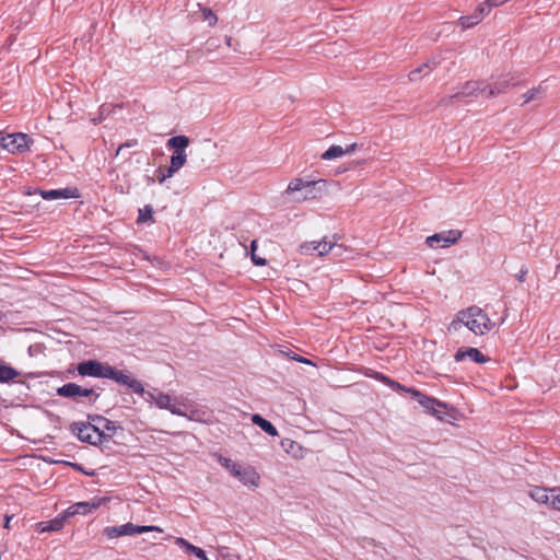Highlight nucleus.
<instances>
[{
	"instance_id": "nucleus-16",
	"label": "nucleus",
	"mask_w": 560,
	"mask_h": 560,
	"mask_svg": "<svg viewBox=\"0 0 560 560\" xmlns=\"http://www.w3.org/2000/svg\"><path fill=\"white\" fill-rule=\"evenodd\" d=\"M38 194L45 200L72 199L80 197L79 190L75 187L50 190L39 189Z\"/></svg>"
},
{
	"instance_id": "nucleus-1",
	"label": "nucleus",
	"mask_w": 560,
	"mask_h": 560,
	"mask_svg": "<svg viewBox=\"0 0 560 560\" xmlns=\"http://www.w3.org/2000/svg\"><path fill=\"white\" fill-rule=\"evenodd\" d=\"M494 326L488 314L478 306H470L462 310L448 326V331H458L462 327H467L476 336H482L489 332Z\"/></svg>"
},
{
	"instance_id": "nucleus-18",
	"label": "nucleus",
	"mask_w": 560,
	"mask_h": 560,
	"mask_svg": "<svg viewBox=\"0 0 560 560\" xmlns=\"http://www.w3.org/2000/svg\"><path fill=\"white\" fill-rule=\"evenodd\" d=\"M454 359L456 362L469 359L476 363H486L490 360L488 357L482 354L481 351L478 350L477 348H459L456 351Z\"/></svg>"
},
{
	"instance_id": "nucleus-25",
	"label": "nucleus",
	"mask_w": 560,
	"mask_h": 560,
	"mask_svg": "<svg viewBox=\"0 0 560 560\" xmlns=\"http://www.w3.org/2000/svg\"><path fill=\"white\" fill-rule=\"evenodd\" d=\"M369 376L371 377H374L375 380L384 383L385 385L389 386L392 389L398 392V393H402V390L407 389V387L392 378H389L388 376L380 373V372H373L371 374H368Z\"/></svg>"
},
{
	"instance_id": "nucleus-28",
	"label": "nucleus",
	"mask_w": 560,
	"mask_h": 560,
	"mask_svg": "<svg viewBox=\"0 0 560 560\" xmlns=\"http://www.w3.org/2000/svg\"><path fill=\"white\" fill-rule=\"evenodd\" d=\"M19 375L20 373L12 366L0 364V383H8Z\"/></svg>"
},
{
	"instance_id": "nucleus-8",
	"label": "nucleus",
	"mask_w": 560,
	"mask_h": 560,
	"mask_svg": "<svg viewBox=\"0 0 560 560\" xmlns=\"http://www.w3.org/2000/svg\"><path fill=\"white\" fill-rule=\"evenodd\" d=\"M109 380L115 381L117 384L127 386L132 389L136 394H144L143 385L140 381L133 378L130 373L116 370L112 365H109L107 371V377Z\"/></svg>"
},
{
	"instance_id": "nucleus-30",
	"label": "nucleus",
	"mask_w": 560,
	"mask_h": 560,
	"mask_svg": "<svg viewBox=\"0 0 560 560\" xmlns=\"http://www.w3.org/2000/svg\"><path fill=\"white\" fill-rule=\"evenodd\" d=\"M343 155V148L340 145H331L322 154L323 160H332Z\"/></svg>"
},
{
	"instance_id": "nucleus-22",
	"label": "nucleus",
	"mask_w": 560,
	"mask_h": 560,
	"mask_svg": "<svg viewBox=\"0 0 560 560\" xmlns=\"http://www.w3.org/2000/svg\"><path fill=\"white\" fill-rule=\"evenodd\" d=\"M186 161V152H174L171 156V164L166 171V176H173L175 173H177L185 165Z\"/></svg>"
},
{
	"instance_id": "nucleus-41",
	"label": "nucleus",
	"mask_w": 560,
	"mask_h": 560,
	"mask_svg": "<svg viewBox=\"0 0 560 560\" xmlns=\"http://www.w3.org/2000/svg\"><path fill=\"white\" fill-rule=\"evenodd\" d=\"M506 1L508 0H487V2L490 4V10L504 4Z\"/></svg>"
},
{
	"instance_id": "nucleus-21",
	"label": "nucleus",
	"mask_w": 560,
	"mask_h": 560,
	"mask_svg": "<svg viewBox=\"0 0 560 560\" xmlns=\"http://www.w3.org/2000/svg\"><path fill=\"white\" fill-rule=\"evenodd\" d=\"M439 62L435 60V58L427 61L425 63L421 65L417 69L409 72L408 78L411 82H416L420 80L422 77L428 75L433 69L436 68Z\"/></svg>"
},
{
	"instance_id": "nucleus-49",
	"label": "nucleus",
	"mask_w": 560,
	"mask_h": 560,
	"mask_svg": "<svg viewBox=\"0 0 560 560\" xmlns=\"http://www.w3.org/2000/svg\"><path fill=\"white\" fill-rule=\"evenodd\" d=\"M505 317H506V314L502 317V319H501V324H502L503 322H505Z\"/></svg>"
},
{
	"instance_id": "nucleus-29",
	"label": "nucleus",
	"mask_w": 560,
	"mask_h": 560,
	"mask_svg": "<svg viewBox=\"0 0 560 560\" xmlns=\"http://www.w3.org/2000/svg\"><path fill=\"white\" fill-rule=\"evenodd\" d=\"M175 544L177 546L182 547L185 550V552H187V553L194 555L196 557H201V555H202L201 548L191 545L185 538H182V537L176 538Z\"/></svg>"
},
{
	"instance_id": "nucleus-35",
	"label": "nucleus",
	"mask_w": 560,
	"mask_h": 560,
	"mask_svg": "<svg viewBox=\"0 0 560 560\" xmlns=\"http://www.w3.org/2000/svg\"><path fill=\"white\" fill-rule=\"evenodd\" d=\"M201 12H202L203 20L208 21L210 26H213L217 23L218 18L211 9L202 8Z\"/></svg>"
},
{
	"instance_id": "nucleus-39",
	"label": "nucleus",
	"mask_w": 560,
	"mask_h": 560,
	"mask_svg": "<svg viewBox=\"0 0 560 560\" xmlns=\"http://www.w3.org/2000/svg\"><path fill=\"white\" fill-rule=\"evenodd\" d=\"M476 11L480 12V14L482 15V18L485 19V16H487L489 13H490V4L486 1H483L482 3H480L478 5V8L476 9Z\"/></svg>"
},
{
	"instance_id": "nucleus-2",
	"label": "nucleus",
	"mask_w": 560,
	"mask_h": 560,
	"mask_svg": "<svg viewBox=\"0 0 560 560\" xmlns=\"http://www.w3.org/2000/svg\"><path fill=\"white\" fill-rule=\"evenodd\" d=\"M325 186L326 182L323 179L308 180L304 178H293L284 190V195L292 196V200L295 202H303L319 198Z\"/></svg>"
},
{
	"instance_id": "nucleus-20",
	"label": "nucleus",
	"mask_w": 560,
	"mask_h": 560,
	"mask_svg": "<svg viewBox=\"0 0 560 560\" xmlns=\"http://www.w3.org/2000/svg\"><path fill=\"white\" fill-rule=\"evenodd\" d=\"M67 516L66 513L55 517L54 520L39 522L36 524V532L46 533V532H58L63 528L65 521Z\"/></svg>"
},
{
	"instance_id": "nucleus-33",
	"label": "nucleus",
	"mask_w": 560,
	"mask_h": 560,
	"mask_svg": "<svg viewBox=\"0 0 560 560\" xmlns=\"http://www.w3.org/2000/svg\"><path fill=\"white\" fill-rule=\"evenodd\" d=\"M148 532H159V533H162V528H160L158 526H153V525L139 526V525L132 524L131 536L136 535V534L148 533Z\"/></svg>"
},
{
	"instance_id": "nucleus-23",
	"label": "nucleus",
	"mask_w": 560,
	"mask_h": 560,
	"mask_svg": "<svg viewBox=\"0 0 560 560\" xmlns=\"http://www.w3.org/2000/svg\"><path fill=\"white\" fill-rule=\"evenodd\" d=\"M252 421L271 436H277L279 434L277 428L258 413L252 416Z\"/></svg>"
},
{
	"instance_id": "nucleus-14",
	"label": "nucleus",
	"mask_w": 560,
	"mask_h": 560,
	"mask_svg": "<svg viewBox=\"0 0 560 560\" xmlns=\"http://www.w3.org/2000/svg\"><path fill=\"white\" fill-rule=\"evenodd\" d=\"M460 235L459 231L451 230L427 237L425 243L431 248H444L455 244L459 240Z\"/></svg>"
},
{
	"instance_id": "nucleus-47",
	"label": "nucleus",
	"mask_w": 560,
	"mask_h": 560,
	"mask_svg": "<svg viewBox=\"0 0 560 560\" xmlns=\"http://www.w3.org/2000/svg\"><path fill=\"white\" fill-rule=\"evenodd\" d=\"M10 521H11V516L7 515V516H5V522H4V527H5V528H9V527H10Z\"/></svg>"
},
{
	"instance_id": "nucleus-37",
	"label": "nucleus",
	"mask_w": 560,
	"mask_h": 560,
	"mask_svg": "<svg viewBox=\"0 0 560 560\" xmlns=\"http://www.w3.org/2000/svg\"><path fill=\"white\" fill-rule=\"evenodd\" d=\"M300 252L305 255H312L314 252H317L316 242L313 241V242L303 243L300 246Z\"/></svg>"
},
{
	"instance_id": "nucleus-43",
	"label": "nucleus",
	"mask_w": 560,
	"mask_h": 560,
	"mask_svg": "<svg viewBox=\"0 0 560 560\" xmlns=\"http://www.w3.org/2000/svg\"><path fill=\"white\" fill-rule=\"evenodd\" d=\"M357 147H358L357 143H352L350 145H347V148L343 149V155L352 153L357 149Z\"/></svg>"
},
{
	"instance_id": "nucleus-46",
	"label": "nucleus",
	"mask_w": 560,
	"mask_h": 560,
	"mask_svg": "<svg viewBox=\"0 0 560 560\" xmlns=\"http://www.w3.org/2000/svg\"><path fill=\"white\" fill-rule=\"evenodd\" d=\"M296 360H298L299 362H303V363H306V364H311V361H310L308 359H305V358H301V357H299V358H296Z\"/></svg>"
},
{
	"instance_id": "nucleus-5",
	"label": "nucleus",
	"mask_w": 560,
	"mask_h": 560,
	"mask_svg": "<svg viewBox=\"0 0 560 560\" xmlns=\"http://www.w3.org/2000/svg\"><path fill=\"white\" fill-rule=\"evenodd\" d=\"M172 413L185 417L188 420L196 422H208L210 418L209 412L205 408L189 401L188 399L177 402V407L174 409L172 408Z\"/></svg>"
},
{
	"instance_id": "nucleus-31",
	"label": "nucleus",
	"mask_w": 560,
	"mask_h": 560,
	"mask_svg": "<svg viewBox=\"0 0 560 560\" xmlns=\"http://www.w3.org/2000/svg\"><path fill=\"white\" fill-rule=\"evenodd\" d=\"M335 246L336 244L331 241H327L326 237L320 242H316V248L319 256L327 255L335 248Z\"/></svg>"
},
{
	"instance_id": "nucleus-34",
	"label": "nucleus",
	"mask_w": 560,
	"mask_h": 560,
	"mask_svg": "<svg viewBox=\"0 0 560 560\" xmlns=\"http://www.w3.org/2000/svg\"><path fill=\"white\" fill-rule=\"evenodd\" d=\"M153 208L151 206H145L143 209L139 210L138 223H144L147 221H152Z\"/></svg>"
},
{
	"instance_id": "nucleus-13",
	"label": "nucleus",
	"mask_w": 560,
	"mask_h": 560,
	"mask_svg": "<svg viewBox=\"0 0 560 560\" xmlns=\"http://www.w3.org/2000/svg\"><path fill=\"white\" fill-rule=\"evenodd\" d=\"M108 368V363H102L96 360H88L79 363L77 371L81 376L106 378Z\"/></svg>"
},
{
	"instance_id": "nucleus-6",
	"label": "nucleus",
	"mask_w": 560,
	"mask_h": 560,
	"mask_svg": "<svg viewBox=\"0 0 560 560\" xmlns=\"http://www.w3.org/2000/svg\"><path fill=\"white\" fill-rule=\"evenodd\" d=\"M402 393H409L412 397L431 415L435 416L439 419H443L444 409L446 405L436 400L433 397L427 396L419 392L416 388H409L402 390Z\"/></svg>"
},
{
	"instance_id": "nucleus-12",
	"label": "nucleus",
	"mask_w": 560,
	"mask_h": 560,
	"mask_svg": "<svg viewBox=\"0 0 560 560\" xmlns=\"http://www.w3.org/2000/svg\"><path fill=\"white\" fill-rule=\"evenodd\" d=\"M31 143L33 140L26 133H7L4 150L12 154H22L30 150Z\"/></svg>"
},
{
	"instance_id": "nucleus-11",
	"label": "nucleus",
	"mask_w": 560,
	"mask_h": 560,
	"mask_svg": "<svg viewBox=\"0 0 560 560\" xmlns=\"http://www.w3.org/2000/svg\"><path fill=\"white\" fill-rule=\"evenodd\" d=\"M518 84L517 78L512 74H503L497 78L492 83H487V97H495L503 93H506L510 89L516 86Z\"/></svg>"
},
{
	"instance_id": "nucleus-38",
	"label": "nucleus",
	"mask_w": 560,
	"mask_h": 560,
	"mask_svg": "<svg viewBox=\"0 0 560 560\" xmlns=\"http://www.w3.org/2000/svg\"><path fill=\"white\" fill-rule=\"evenodd\" d=\"M281 445L285 450L287 453H292L294 447L300 448L299 444L291 439L282 440Z\"/></svg>"
},
{
	"instance_id": "nucleus-36",
	"label": "nucleus",
	"mask_w": 560,
	"mask_h": 560,
	"mask_svg": "<svg viewBox=\"0 0 560 560\" xmlns=\"http://www.w3.org/2000/svg\"><path fill=\"white\" fill-rule=\"evenodd\" d=\"M257 248V242L256 241H253L252 244H250V250H252V260L253 262L256 265V266H265L266 265V259L265 258H261L259 256H257L255 254V250Z\"/></svg>"
},
{
	"instance_id": "nucleus-27",
	"label": "nucleus",
	"mask_w": 560,
	"mask_h": 560,
	"mask_svg": "<svg viewBox=\"0 0 560 560\" xmlns=\"http://www.w3.org/2000/svg\"><path fill=\"white\" fill-rule=\"evenodd\" d=\"M545 93V89L541 84H539L536 88H533L528 90L526 93L523 94V102L521 105L527 104L535 100H540L542 97V94Z\"/></svg>"
},
{
	"instance_id": "nucleus-19",
	"label": "nucleus",
	"mask_w": 560,
	"mask_h": 560,
	"mask_svg": "<svg viewBox=\"0 0 560 560\" xmlns=\"http://www.w3.org/2000/svg\"><path fill=\"white\" fill-rule=\"evenodd\" d=\"M132 523H126L122 525L106 526L102 535L108 540L116 539L121 536H131Z\"/></svg>"
},
{
	"instance_id": "nucleus-4",
	"label": "nucleus",
	"mask_w": 560,
	"mask_h": 560,
	"mask_svg": "<svg viewBox=\"0 0 560 560\" xmlns=\"http://www.w3.org/2000/svg\"><path fill=\"white\" fill-rule=\"evenodd\" d=\"M71 432L77 435L80 441L92 445H97L109 438V435L101 431L98 425L92 422H73L71 424Z\"/></svg>"
},
{
	"instance_id": "nucleus-9",
	"label": "nucleus",
	"mask_w": 560,
	"mask_h": 560,
	"mask_svg": "<svg viewBox=\"0 0 560 560\" xmlns=\"http://www.w3.org/2000/svg\"><path fill=\"white\" fill-rule=\"evenodd\" d=\"M57 395L66 398L89 397L95 402L100 395L93 388H84L75 383H67L57 388Z\"/></svg>"
},
{
	"instance_id": "nucleus-32",
	"label": "nucleus",
	"mask_w": 560,
	"mask_h": 560,
	"mask_svg": "<svg viewBox=\"0 0 560 560\" xmlns=\"http://www.w3.org/2000/svg\"><path fill=\"white\" fill-rule=\"evenodd\" d=\"M90 419H92L93 421H96L97 424L100 427V424H102V428L101 431H114L116 429L115 427V423L104 417H101V416H95V417H90Z\"/></svg>"
},
{
	"instance_id": "nucleus-26",
	"label": "nucleus",
	"mask_w": 560,
	"mask_h": 560,
	"mask_svg": "<svg viewBox=\"0 0 560 560\" xmlns=\"http://www.w3.org/2000/svg\"><path fill=\"white\" fill-rule=\"evenodd\" d=\"M482 20L483 18L480 12L475 10L472 14L459 18L458 23L463 30H467L479 24Z\"/></svg>"
},
{
	"instance_id": "nucleus-40",
	"label": "nucleus",
	"mask_w": 560,
	"mask_h": 560,
	"mask_svg": "<svg viewBox=\"0 0 560 560\" xmlns=\"http://www.w3.org/2000/svg\"><path fill=\"white\" fill-rule=\"evenodd\" d=\"M133 145H137V140H133V141H127V142H125V143L120 144V145L117 148V150H116V156H118V155L120 154V152H121V150H122L124 148H130V147H133Z\"/></svg>"
},
{
	"instance_id": "nucleus-45",
	"label": "nucleus",
	"mask_w": 560,
	"mask_h": 560,
	"mask_svg": "<svg viewBox=\"0 0 560 560\" xmlns=\"http://www.w3.org/2000/svg\"><path fill=\"white\" fill-rule=\"evenodd\" d=\"M168 177H170V176H166V173H162L161 175H159V177H158V178H159V182L162 184V183H164V180H165L166 178H168Z\"/></svg>"
},
{
	"instance_id": "nucleus-42",
	"label": "nucleus",
	"mask_w": 560,
	"mask_h": 560,
	"mask_svg": "<svg viewBox=\"0 0 560 560\" xmlns=\"http://www.w3.org/2000/svg\"><path fill=\"white\" fill-rule=\"evenodd\" d=\"M527 272H528L527 268H522V269L520 270V272L516 275V279H517L520 282L525 281V277H526Z\"/></svg>"
},
{
	"instance_id": "nucleus-48",
	"label": "nucleus",
	"mask_w": 560,
	"mask_h": 560,
	"mask_svg": "<svg viewBox=\"0 0 560 560\" xmlns=\"http://www.w3.org/2000/svg\"><path fill=\"white\" fill-rule=\"evenodd\" d=\"M198 558H199L200 560H210V559L207 557V555H206V552H205L203 550H202V555H201V557H198ZM215 560H219V559H215Z\"/></svg>"
},
{
	"instance_id": "nucleus-17",
	"label": "nucleus",
	"mask_w": 560,
	"mask_h": 560,
	"mask_svg": "<svg viewBox=\"0 0 560 560\" xmlns=\"http://www.w3.org/2000/svg\"><path fill=\"white\" fill-rule=\"evenodd\" d=\"M102 504V500L92 499L91 501L77 502L69 506L65 513L67 517L74 516L77 514L86 515L98 509Z\"/></svg>"
},
{
	"instance_id": "nucleus-10",
	"label": "nucleus",
	"mask_w": 560,
	"mask_h": 560,
	"mask_svg": "<svg viewBox=\"0 0 560 560\" xmlns=\"http://www.w3.org/2000/svg\"><path fill=\"white\" fill-rule=\"evenodd\" d=\"M487 89L488 85L483 81H468L460 88L457 93L451 95L450 98L455 101H464L469 97H477L479 95L487 97Z\"/></svg>"
},
{
	"instance_id": "nucleus-24",
	"label": "nucleus",
	"mask_w": 560,
	"mask_h": 560,
	"mask_svg": "<svg viewBox=\"0 0 560 560\" xmlns=\"http://www.w3.org/2000/svg\"><path fill=\"white\" fill-rule=\"evenodd\" d=\"M190 140L187 136H175L167 140L166 147L174 149V152H186L185 149L189 145Z\"/></svg>"
},
{
	"instance_id": "nucleus-15",
	"label": "nucleus",
	"mask_w": 560,
	"mask_h": 560,
	"mask_svg": "<svg viewBox=\"0 0 560 560\" xmlns=\"http://www.w3.org/2000/svg\"><path fill=\"white\" fill-rule=\"evenodd\" d=\"M145 396V399L150 402H155V405L161 409H167L172 412V408L177 407V399H172V397L167 394H164L158 389L145 392L141 394Z\"/></svg>"
},
{
	"instance_id": "nucleus-44",
	"label": "nucleus",
	"mask_w": 560,
	"mask_h": 560,
	"mask_svg": "<svg viewBox=\"0 0 560 560\" xmlns=\"http://www.w3.org/2000/svg\"><path fill=\"white\" fill-rule=\"evenodd\" d=\"M5 137H7V133H5V132H3V131H0V147H1L2 149H4Z\"/></svg>"
},
{
	"instance_id": "nucleus-3",
	"label": "nucleus",
	"mask_w": 560,
	"mask_h": 560,
	"mask_svg": "<svg viewBox=\"0 0 560 560\" xmlns=\"http://www.w3.org/2000/svg\"><path fill=\"white\" fill-rule=\"evenodd\" d=\"M218 462L245 486L258 487L260 477L254 468L243 467L221 455L218 456Z\"/></svg>"
},
{
	"instance_id": "nucleus-7",
	"label": "nucleus",
	"mask_w": 560,
	"mask_h": 560,
	"mask_svg": "<svg viewBox=\"0 0 560 560\" xmlns=\"http://www.w3.org/2000/svg\"><path fill=\"white\" fill-rule=\"evenodd\" d=\"M529 497L541 504H547L555 510H560V488L551 489L534 487L529 490Z\"/></svg>"
}]
</instances>
